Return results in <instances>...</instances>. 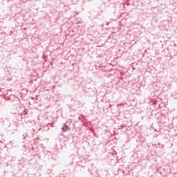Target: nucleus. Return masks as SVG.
Masks as SVG:
<instances>
[{"mask_svg": "<svg viewBox=\"0 0 177 177\" xmlns=\"http://www.w3.org/2000/svg\"><path fill=\"white\" fill-rule=\"evenodd\" d=\"M71 122H73V120L69 119V120L64 124V127L65 128V131H68V124H71Z\"/></svg>", "mask_w": 177, "mask_h": 177, "instance_id": "f257e3e1", "label": "nucleus"}, {"mask_svg": "<svg viewBox=\"0 0 177 177\" xmlns=\"http://www.w3.org/2000/svg\"><path fill=\"white\" fill-rule=\"evenodd\" d=\"M62 132H66V131H67V130H66V128L64 127H63L62 128Z\"/></svg>", "mask_w": 177, "mask_h": 177, "instance_id": "f03ea898", "label": "nucleus"}, {"mask_svg": "<svg viewBox=\"0 0 177 177\" xmlns=\"http://www.w3.org/2000/svg\"><path fill=\"white\" fill-rule=\"evenodd\" d=\"M3 142H5V140H0V143H3Z\"/></svg>", "mask_w": 177, "mask_h": 177, "instance_id": "7ed1b4c3", "label": "nucleus"}]
</instances>
